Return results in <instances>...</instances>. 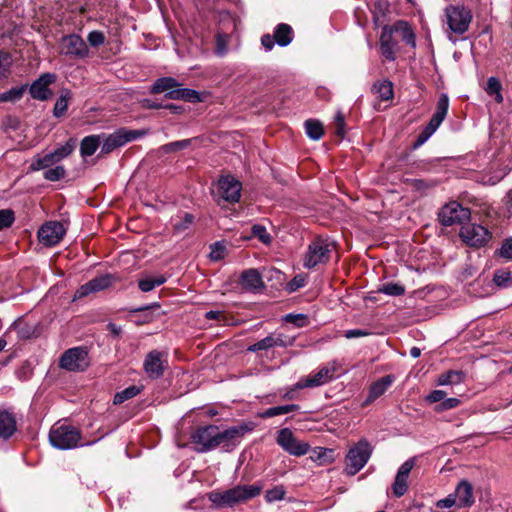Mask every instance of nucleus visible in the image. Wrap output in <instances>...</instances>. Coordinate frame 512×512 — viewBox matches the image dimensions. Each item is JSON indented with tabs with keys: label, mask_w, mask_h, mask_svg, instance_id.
<instances>
[{
	"label": "nucleus",
	"mask_w": 512,
	"mask_h": 512,
	"mask_svg": "<svg viewBox=\"0 0 512 512\" xmlns=\"http://www.w3.org/2000/svg\"><path fill=\"white\" fill-rule=\"evenodd\" d=\"M263 489L261 484L237 485L224 492H213L209 495V499L219 507H232L237 503L245 502L258 496Z\"/></svg>",
	"instance_id": "1"
},
{
	"label": "nucleus",
	"mask_w": 512,
	"mask_h": 512,
	"mask_svg": "<svg viewBox=\"0 0 512 512\" xmlns=\"http://www.w3.org/2000/svg\"><path fill=\"white\" fill-rule=\"evenodd\" d=\"M180 86L181 85L175 78L162 77L154 82L151 88V92H166L165 96L168 99L184 100L192 103L201 101V97L198 91L189 88H181Z\"/></svg>",
	"instance_id": "2"
},
{
	"label": "nucleus",
	"mask_w": 512,
	"mask_h": 512,
	"mask_svg": "<svg viewBox=\"0 0 512 512\" xmlns=\"http://www.w3.org/2000/svg\"><path fill=\"white\" fill-rule=\"evenodd\" d=\"M80 440V431L71 425L55 424L49 432V441L57 449L69 450L76 448Z\"/></svg>",
	"instance_id": "3"
},
{
	"label": "nucleus",
	"mask_w": 512,
	"mask_h": 512,
	"mask_svg": "<svg viewBox=\"0 0 512 512\" xmlns=\"http://www.w3.org/2000/svg\"><path fill=\"white\" fill-rule=\"evenodd\" d=\"M448 109L449 97L446 93H442L438 98L435 113L423 131L417 136V139L413 144L414 148H419L422 146L435 133V131L446 118Z\"/></svg>",
	"instance_id": "4"
},
{
	"label": "nucleus",
	"mask_w": 512,
	"mask_h": 512,
	"mask_svg": "<svg viewBox=\"0 0 512 512\" xmlns=\"http://www.w3.org/2000/svg\"><path fill=\"white\" fill-rule=\"evenodd\" d=\"M372 453V449L368 441L360 440L355 446L350 448L346 455L345 471L348 475H355L368 462Z\"/></svg>",
	"instance_id": "5"
},
{
	"label": "nucleus",
	"mask_w": 512,
	"mask_h": 512,
	"mask_svg": "<svg viewBox=\"0 0 512 512\" xmlns=\"http://www.w3.org/2000/svg\"><path fill=\"white\" fill-rule=\"evenodd\" d=\"M449 29L459 35L464 34L471 23L472 13L464 6L450 5L445 9Z\"/></svg>",
	"instance_id": "6"
},
{
	"label": "nucleus",
	"mask_w": 512,
	"mask_h": 512,
	"mask_svg": "<svg viewBox=\"0 0 512 512\" xmlns=\"http://www.w3.org/2000/svg\"><path fill=\"white\" fill-rule=\"evenodd\" d=\"M340 364L337 360H332L322 366L317 372H313L306 378L301 379L297 383L298 388H314L322 386L335 378Z\"/></svg>",
	"instance_id": "7"
},
{
	"label": "nucleus",
	"mask_w": 512,
	"mask_h": 512,
	"mask_svg": "<svg viewBox=\"0 0 512 512\" xmlns=\"http://www.w3.org/2000/svg\"><path fill=\"white\" fill-rule=\"evenodd\" d=\"M89 365L88 351L84 347L70 348L60 358V367L68 371H84Z\"/></svg>",
	"instance_id": "8"
},
{
	"label": "nucleus",
	"mask_w": 512,
	"mask_h": 512,
	"mask_svg": "<svg viewBox=\"0 0 512 512\" xmlns=\"http://www.w3.org/2000/svg\"><path fill=\"white\" fill-rule=\"evenodd\" d=\"M439 222L444 226L463 224L470 219V210L457 201L444 205L438 213Z\"/></svg>",
	"instance_id": "9"
},
{
	"label": "nucleus",
	"mask_w": 512,
	"mask_h": 512,
	"mask_svg": "<svg viewBox=\"0 0 512 512\" xmlns=\"http://www.w3.org/2000/svg\"><path fill=\"white\" fill-rule=\"evenodd\" d=\"M252 430L253 426L247 423L232 426L225 430H220L217 426V447L222 446L227 451L233 449L240 443L241 438Z\"/></svg>",
	"instance_id": "10"
},
{
	"label": "nucleus",
	"mask_w": 512,
	"mask_h": 512,
	"mask_svg": "<svg viewBox=\"0 0 512 512\" xmlns=\"http://www.w3.org/2000/svg\"><path fill=\"white\" fill-rule=\"evenodd\" d=\"M331 245L328 241L316 239L308 246V250L304 258V267L314 268L319 264L328 262L330 258Z\"/></svg>",
	"instance_id": "11"
},
{
	"label": "nucleus",
	"mask_w": 512,
	"mask_h": 512,
	"mask_svg": "<svg viewBox=\"0 0 512 512\" xmlns=\"http://www.w3.org/2000/svg\"><path fill=\"white\" fill-rule=\"evenodd\" d=\"M145 134V131L142 130H127L124 128L119 129L105 137L101 146V153H111L116 148H119L128 142L138 139Z\"/></svg>",
	"instance_id": "12"
},
{
	"label": "nucleus",
	"mask_w": 512,
	"mask_h": 512,
	"mask_svg": "<svg viewBox=\"0 0 512 512\" xmlns=\"http://www.w3.org/2000/svg\"><path fill=\"white\" fill-rule=\"evenodd\" d=\"M276 442L284 451L297 457L307 454L310 448L307 442L299 441L289 428L278 431Z\"/></svg>",
	"instance_id": "13"
},
{
	"label": "nucleus",
	"mask_w": 512,
	"mask_h": 512,
	"mask_svg": "<svg viewBox=\"0 0 512 512\" xmlns=\"http://www.w3.org/2000/svg\"><path fill=\"white\" fill-rule=\"evenodd\" d=\"M217 426L207 425L197 428L191 435L192 443L197 445V451L204 453L217 448Z\"/></svg>",
	"instance_id": "14"
},
{
	"label": "nucleus",
	"mask_w": 512,
	"mask_h": 512,
	"mask_svg": "<svg viewBox=\"0 0 512 512\" xmlns=\"http://www.w3.org/2000/svg\"><path fill=\"white\" fill-rule=\"evenodd\" d=\"M459 236L471 247H482L490 240L491 233L481 225L468 224L461 227Z\"/></svg>",
	"instance_id": "15"
},
{
	"label": "nucleus",
	"mask_w": 512,
	"mask_h": 512,
	"mask_svg": "<svg viewBox=\"0 0 512 512\" xmlns=\"http://www.w3.org/2000/svg\"><path fill=\"white\" fill-rule=\"evenodd\" d=\"M242 184L232 175L222 176L218 180L219 196L226 202L236 203L241 197Z\"/></svg>",
	"instance_id": "16"
},
{
	"label": "nucleus",
	"mask_w": 512,
	"mask_h": 512,
	"mask_svg": "<svg viewBox=\"0 0 512 512\" xmlns=\"http://www.w3.org/2000/svg\"><path fill=\"white\" fill-rule=\"evenodd\" d=\"M66 233L63 224L58 221H50L41 226L38 231L39 241L48 247L58 244Z\"/></svg>",
	"instance_id": "17"
},
{
	"label": "nucleus",
	"mask_w": 512,
	"mask_h": 512,
	"mask_svg": "<svg viewBox=\"0 0 512 512\" xmlns=\"http://www.w3.org/2000/svg\"><path fill=\"white\" fill-rule=\"evenodd\" d=\"M166 355L158 350L149 352L144 360L143 367L151 379H158L164 374Z\"/></svg>",
	"instance_id": "18"
},
{
	"label": "nucleus",
	"mask_w": 512,
	"mask_h": 512,
	"mask_svg": "<svg viewBox=\"0 0 512 512\" xmlns=\"http://www.w3.org/2000/svg\"><path fill=\"white\" fill-rule=\"evenodd\" d=\"M61 52L68 56L84 58L88 55L89 49L79 35L71 34L62 38Z\"/></svg>",
	"instance_id": "19"
},
{
	"label": "nucleus",
	"mask_w": 512,
	"mask_h": 512,
	"mask_svg": "<svg viewBox=\"0 0 512 512\" xmlns=\"http://www.w3.org/2000/svg\"><path fill=\"white\" fill-rule=\"evenodd\" d=\"M56 81V75L53 73H44L40 75L30 86L29 92L33 99L45 101L52 96L49 86Z\"/></svg>",
	"instance_id": "20"
},
{
	"label": "nucleus",
	"mask_w": 512,
	"mask_h": 512,
	"mask_svg": "<svg viewBox=\"0 0 512 512\" xmlns=\"http://www.w3.org/2000/svg\"><path fill=\"white\" fill-rule=\"evenodd\" d=\"M414 465L415 458H410L407 461H405L398 469L394 483L392 485L393 494L396 497L399 498L407 492L409 474L413 469Z\"/></svg>",
	"instance_id": "21"
},
{
	"label": "nucleus",
	"mask_w": 512,
	"mask_h": 512,
	"mask_svg": "<svg viewBox=\"0 0 512 512\" xmlns=\"http://www.w3.org/2000/svg\"><path fill=\"white\" fill-rule=\"evenodd\" d=\"M112 284V277L110 275H101L88 281L80 286L75 292L74 298L81 299L91 293L102 291Z\"/></svg>",
	"instance_id": "22"
},
{
	"label": "nucleus",
	"mask_w": 512,
	"mask_h": 512,
	"mask_svg": "<svg viewBox=\"0 0 512 512\" xmlns=\"http://www.w3.org/2000/svg\"><path fill=\"white\" fill-rule=\"evenodd\" d=\"M394 27L385 25L380 35V51L383 57L389 61L395 60L394 43H393Z\"/></svg>",
	"instance_id": "23"
},
{
	"label": "nucleus",
	"mask_w": 512,
	"mask_h": 512,
	"mask_svg": "<svg viewBox=\"0 0 512 512\" xmlns=\"http://www.w3.org/2000/svg\"><path fill=\"white\" fill-rule=\"evenodd\" d=\"M394 380L395 378L393 375H386L373 382L369 388V393L365 400V404H370L382 396L392 385Z\"/></svg>",
	"instance_id": "24"
},
{
	"label": "nucleus",
	"mask_w": 512,
	"mask_h": 512,
	"mask_svg": "<svg viewBox=\"0 0 512 512\" xmlns=\"http://www.w3.org/2000/svg\"><path fill=\"white\" fill-rule=\"evenodd\" d=\"M17 430V421L15 415L8 411H0V438L7 440L11 438Z\"/></svg>",
	"instance_id": "25"
},
{
	"label": "nucleus",
	"mask_w": 512,
	"mask_h": 512,
	"mask_svg": "<svg viewBox=\"0 0 512 512\" xmlns=\"http://www.w3.org/2000/svg\"><path fill=\"white\" fill-rule=\"evenodd\" d=\"M455 498L459 507H471L474 502L473 487L467 480H461L455 490Z\"/></svg>",
	"instance_id": "26"
},
{
	"label": "nucleus",
	"mask_w": 512,
	"mask_h": 512,
	"mask_svg": "<svg viewBox=\"0 0 512 512\" xmlns=\"http://www.w3.org/2000/svg\"><path fill=\"white\" fill-rule=\"evenodd\" d=\"M240 285L244 290L255 291L263 286L261 274L256 269H247L240 276Z\"/></svg>",
	"instance_id": "27"
},
{
	"label": "nucleus",
	"mask_w": 512,
	"mask_h": 512,
	"mask_svg": "<svg viewBox=\"0 0 512 512\" xmlns=\"http://www.w3.org/2000/svg\"><path fill=\"white\" fill-rule=\"evenodd\" d=\"M289 344H292V340L289 341ZM288 343L282 338L281 335L274 336L272 334L267 337L261 339L260 341L250 345L247 348L249 352H257L261 350H267L275 346L285 347Z\"/></svg>",
	"instance_id": "28"
},
{
	"label": "nucleus",
	"mask_w": 512,
	"mask_h": 512,
	"mask_svg": "<svg viewBox=\"0 0 512 512\" xmlns=\"http://www.w3.org/2000/svg\"><path fill=\"white\" fill-rule=\"evenodd\" d=\"M275 42L281 46H288L293 40V29L286 23L278 24L274 29Z\"/></svg>",
	"instance_id": "29"
},
{
	"label": "nucleus",
	"mask_w": 512,
	"mask_h": 512,
	"mask_svg": "<svg viewBox=\"0 0 512 512\" xmlns=\"http://www.w3.org/2000/svg\"><path fill=\"white\" fill-rule=\"evenodd\" d=\"M465 375L459 370H450L443 374H440L436 380V384L439 386L445 385H457L464 381Z\"/></svg>",
	"instance_id": "30"
},
{
	"label": "nucleus",
	"mask_w": 512,
	"mask_h": 512,
	"mask_svg": "<svg viewBox=\"0 0 512 512\" xmlns=\"http://www.w3.org/2000/svg\"><path fill=\"white\" fill-rule=\"evenodd\" d=\"M100 144V136L90 135L82 139L80 143V153L82 157L92 156Z\"/></svg>",
	"instance_id": "31"
},
{
	"label": "nucleus",
	"mask_w": 512,
	"mask_h": 512,
	"mask_svg": "<svg viewBox=\"0 0 512 512\" xmlns=\"http://www.w3.org/2000/svg\"><path fill=\"white\" fill-rule=\"evenodd\" d=\"M372 91L378 95L381 100L388 101L394 96L393 84L389 80L377 82L372 86Z\"/></svg>",
	"instance_id": "32"
},
{
	"label": "nucleus",
	"mask_w": 512,
	"mask_h": 512,
	"mask_svg": "<svg viewBox=\"0 0 512 512\" xmlns=\"http://www.w3.org/2000/svg\"><path fill=\"white\" fill-rule=\"evenodd\" d=\"M76 145L77 140L75 138H70L64 145H61L54 149L51 153L56 163H59L60 161L71 155L72 152L75 150Z\"/></svg>",
	"instance_id": "33"
},
{
	"label": "nucleus",
	"mask_w": 512,
	"mask_h": 512,
	"mask_svg": "<svg viewBox=\"0 0 512 512\" xmlns=\"http://www.w3.org/2000/svg\"><path fill=\"white\" fill-rule=\"evenodd\" d=\"M57 164L52 153H47L44 156H36L33 158L29 170L30 171H39L43 169H48L51 166Z\"/></svg>",
	"instance_id": "34"
},
{
	"label": "nucleus",
	"mask_w": 512,
	"mask_h": 512,
	"mask_svg": "<svg viewBox=\"0 0 512 512\" xmlns=\"http://www.w3.org/2000/svg\"><path fill=\"white\" fill-rule=\"evenodd\" d=\"M304 126L307 136L312 140H319L324 134L323 125L318 120H306Z\"/></svg>",
	"instance_id": "35"
},
{
	"label": "nucleus",
	"mask_w": 512,
	"mask_h": 512,
	"mask_svg": "<svg viewBox=\"0 0 512 512\" xmlns=\"http://www.w3.org/2000/svg\"><path fill=\"white\" fill-rule=\"evenodd\" d=\"M142 389H143L142 386H137V385L129 386V387L125 388L124 390L116 393L114 396L113 402H114V404H121L131 398H134L138 394H140Z\"/></svg>",
	"instance_id": "36"
},
{
	"label": "nucleus",
	"mask_w": 512,
	"mask_h": 512,
	"mask_svg": "<svg viewBox=\"0 0 512 512\" xmlns=\"http://www.w3.org/2000/svg\"><path fill=\"white\" fill-rule=\"evenodd\" d=\"M70 97L71 92L69 90L66 89L62 91L53 108V115L55 117H61L66 113Z\"/></svg>",
	"instance_id": "37"
},
{
	"label": "nucleus",
	"mask_w": 512,
	"mask_h": 512,
	"mask_svg": "<svg viewBox=\"0 0 512 512\" xmlns=\"http://www.w3.org/2000/svg\"><path fill=\"white\" fill-rule=\"evenodd\" d=\"M501 89L502 85L496 77H490L487 80V86L485 88V91L487 92V94L494 96V99L497 103H501L503 101Z\"/></svg>",
	"instance_id": "38"
},
{
	"label": "nucleus",
	"mask_w": 512,
	"mask_h": 512,
	"mask_svg": "<svg viewBox=\"0 0 512 512\" xmlns=\"http://www.w3.org/2000/svg\"><path fill=\"white\" fill-rule=\"evenodd\" d=\"M25 91H26L25 85L13 87L6 92L0 93V102L18 101L22 98Z\"/></svg>",
	"instance_id": "39"
},
{
	"label": "nucleus",
	"mask_w": 512,
	"mask_h": 512,
	"mask_svg": "<svg viewBox=\"0 0 512 512\" xmlns=\"http://www.w3.org/2000/svg\"><path fill=\"white\" fill-rule=\"evenodd\" d=\"M166 277L163 275H159L155 278H147L139 281V289L142 292H149L153 290L155 287L160 286L166 282Z\"/></svg>",
	"instance_id": "40"
},
{
	"label": "nucleus",
	"mask_w": 512,
	"mask_h": 512,
	"mask_svg": "<svg viewBox=\"0 0 512 512\" xmlns=\"http://www.w3.org/2000/svg\"><path fill=\"white\" fill-rule=\"evenodd\" d=\"M379 293L389 296H401L405 293V287L399 283H385L378 288Z\"/></svg>",
	"instance_id": "41"
},
{
	"label": "nucleus",
	"mask_w": 512,
	"mask_h": 512,
	"mask_svg": "<svg viewBox=\"0 0 512 512\" xmlns=\"http://www.w3.org/2000/svg\"><path fill=\"white\" fill-rule=\"evenodd\" d=\"M493 281L499 287H502V288L510 287L512 285L511 272L508 270H504V269L497 270L494 273Z\"/></svg>",
	"instance_id": "42"
},
{
	"label": "nucleus",
	"mask_w": 512,
	"mask_h": 512,
	"mask_svg": "<svg viewBox=\"0 0 512 512\" xmlns=\"http://www.w3.org/2000/svg\"><path fill=\"white\" fill-rule=\"evenodd\" d=\"M44 178L51 182H56L63 179L66 176V170L64 166H56L54 168L47 169L44 174Z\"/></svg>",
	"instance_id": "43"
},
{
	"label": "nucleus",
	"mask_w": 512,
	"mask_h": 512,
	"mask_svg": "<svg viewBox=\"0 0 512 512\" xmlns=\"http://www.w3.org/2000/svg\"><path fill=\"white\" fill-rule=\"evenodd\" d=\"M394 27V31H397L398 29H401L403 31V40L411 45L415 46V34L413 31L409 28L407 22L399 21Z\"/></svg>",
	"instance_id": "44"
},
{
	"label": "nucleus",
	"mask_w": 512,
	"mask_h": 512,
	"mask_svg": "<svg viewBox=\"0 0 512 512\" xmlns=\"http://www.w3.org/2000/svg\"><path fill=\"white\" fill-rule=\"evenodd\" d=\"M192 139H183L179 141L170 142L162 146V150L165 153H171L186 149L190 146Z\"/></svg>",
	"instance_id": "45"
},
{
	"label": "nucleus",
	"mask_w": 512,
	"mask_h": 512,
	"mask_svg": "<svg viewBox=\"0 0 512 512\" xmlns=\"http://www.w3.org/2000/svg\"><path fill=\"white\" fill-rule=\"evenodd\" d=\"M285 494V488L282 485H279L267 490L265 494V499L269 503L280 501L284 498Z\"/></svg>",
	"instance_id": "46"
},
{
	"label": "nucleus",
	"mask_w": 512,
	"mask_h": 512,
	"mask_svg": "<svg viewBox=\"0 0 512 512\" xmlns=\"http://www.w3.org/2000/svg\"><path fill=\"white\" fill-rule=\"evenodd\" d=\"M15 221L14 211L11 209L0 210V230H4L12 226Z\"/></svg>",
	"instance_id": "47"
},
{
	"label": "nucleus",
	"mask_w": 512,
	"mask_h": 512,
	"mask_svg": "<svg viewBox=\"0 0 512 512\" xmlns=\"http://www.w3.org/2000/svg\"><path fill=\"white\" fill-rule=\"evenodd\" d=\"M495 254L507 261L512 260V237L505 239Z\"/></svg>",
	"instance_id": "48"
},
{
	"label": "nucleus",
	"mask_w": 512,
	"mask_h": 512,
	"mask_svg": "<svg viewBox=\"0 0 512 512\" xmlns=\"http://www.w3.org/2000/svg\"><path fill=\"white\" fill-rule=\"evenodd\" d=\"M284 321L287 323L294 324L296 327H304L308 324V318L304 314H286L284 316Z\"/></svg>",
	"instance_id": "49"
},
{
	"label": "nucleus",
	"mask_w": 512,
	"mask_h": 512,
	"mask_svg": "<svg viewBox=\"0 0 512 512\" xmlns=\"http://www.w3.org/2000/svg\"><path fill=\"white\" fill-rule=\"evenodd\" d=\"M226 247L220 242H215L211 245L209 257L213 261H219L225 257Z\"/></svg>",
	"instance_id": "50"
},
{
	"label": "nucleus",
	"mask_w": 512,
	"mask_h": 512,
	"mask_svg": "<svg viewBox=\"0 0 512 512\" xmlns=\"http://www.w3.org/2000/svg\"><path fill=\"white\" fill-rule=\"evenodd\" d=\"M307 277L303 274L296 275L291 281H289L286 285V289L289 292H295L296 290L304 287L306 285Z\"/></svg>",
	"instance_id": "51"
},
{
	"label": "nucleus",
	"mask_w": 512,
	"mask_h": 512,
	"mask_svg": "<svg viewBox=\"0 0 512 512\" xmlns=\"http://www.w3.org/2000/svg\"><path fill=\"white\" fill-rule=\"evenodd\" d=\"M252 234L257 237L262 243L268 244L271 241L270 235L264 226L256 224L252 226Z\"/></svg>",
	"instance_id": "52"
},
{
	"label": "nucleus",
	"mask_w": 512,
	"mask_h": 512,
	"mask_svg": "<svg viewBox=\"0 0 512 512\" xmlns=\"http://www.w3.org/2000/svg\"><path fill=\"white\" fill-rule=\"evenodd\" d=\"M459 404H460V400L458 398H446L445 397L444 400L435 407V410L437 412H442V411L456 408Z\"/></svg>",
	"instance_id": "53"
},
{
	"label": "nucleus",
	"mask_w": 512,
	"mask_h": 512,
	"mask_svg": "<svg viewBox=\"0 0 512 512\" xmlns=\"http://www.w3.org/2000/svg\"><path fill=\"white\" fill-rule=\"evenodd\" d=\"M194 221V216L192 214L186 213L183 220L177 222L173 225V229L177 233H181L188 229Z\"/></svg>",
	"instance_id": "54"
},
{
	"label": "nucleus",
	"mask_w": 512,
	"mask_h": 512,
	"mask_svg": "<svg viewBox=\"0 0 512 512\" xmlns=\"http://www.w3.org/2000/svg\"><path fill=\"white\" fill-rule=\"evenodd\" d=\"M12 59L9 53L0 52V77L5 76L11 66Z\"/></svg>",
	"instance_id": "55"
},
{
	"label": "nucleus",
	"mask_w": 512,
	"mask_h": 512,
	"mask_svg": "<svg viewBox=\"0 0 512 512\" xmlns=\"http://www.w3.org/2000/svg\"><path fill=\"white\" fill-rule=\"evenodd\" d=\"M88 42L93 47H98L104 43V34L100 31H92L88 34Z\"/></svg>",
	"instance_id": "56"
},
{
	"label": "nucleus",
	"mask_w": 512,
	"mask_h": 512,
	"mask_svg": "<svg viewBox=\"0 0 512 512\" xmlns=\"http://www.w3.org/2000/svg\"><path fill=\"white\" fill-rule=\"evenodd\" d=\"M335 127L336 134L343 138L345 135V119L341 112H338L335 116Z\"/></svg>",
	"instance_id": "57"
},
{
	"label": "nucleus",
	"mask_w": 512,
	"mask_h": 512,
	"mask_svg": "<svg viewBox=\"0 0 512 512\" xmlns=\"http://www.w3.org/2000/svg\"><path fill=\"white\" fill-rule=\"evenodd\" d=\"M446 397V392L443 390H433L426 396V401L429 403H441Z\"/></svg>",
	"instance_id": "58"
},
{
	"label": "nucleus",
	"mask_w": 512,
	"mask_h": 512,
	"mask_svg": "<svg viewBox=\"0 0 512 512\" xmlns=\"http://www.w3.org/2000/svg\"><path fill=\"white\" fill-rule=\"evenodd\" d=\"M275 415H283L290 412L298 411L300 409L299 405L297 404H287L282 406H275Z\"/></svg>",
	"instance_id": "59"
},
{
	"label": "nucleus",
	"mask_w": 512,
	"mask_h": 512,
	"mask_svg": "<svg viewBox=\"0 0 512 512\" xmlns=\"http://www.w3.org/2000/svg\"><path fill=\"white\" fill-rule=\"evenodd\" d=\"M456 503L454 494H449L446 498L440 499L436 502L438 508H450Z\"/></svg>",
	"instance_id": "60"
},
{
	"label": "nucleus",
	"mask_w": 512,
	"mask_h": 512,
	"mask_svg": "<svg viewBox=\"0 0 512 512\" xmlns=\"http://www.w3.org/2000/svg\"><path fill=\"white\" fill-rule=\"evenodd\" d=\"M315 453H317L316 459L321 461V463H322V462H326L328 460V458H331V456L333 454V450L328 449V448L318 447L317 451H315Z\"/></svg>",
	"instance_id": "61"
},
{
	"label": "nucleus",
	"mask_w": 512,
	"mask_h": 512,
	"mask_svg": "<svg viewBox=\"0 0 512 512\" xmlns=\"http://www.w3.org/2000/svg\"><path fill=\"white\" fill-rule=\"evenodd\" d=\"M227 51V41L225 36L218 35L216 40V52L218 55L222 56Z\"/></svg>",
	"instance_id": "62"
},
{
	"label": "nucleus",
	"mask_w": 512,
	"mask_h": 512,
	"mask_svg": "<svg viewBox=\"0 0 512 512\" xmlns=\"http://www.w3.org/2000/svg\"><path fill=\"white\" fill-rule=\"evenodd\" d=\"M437 185V182L432 180V181H425V180H422V179H417L415 180V188L417 190H426V189H430V188H433Z\"/></svg>",
	"instance_id": "63"
},
{
	"label": "nucleus",
	"mask_w": 512,
	"mask_h": 512,
	"mask_svg": "<svg viewBox=\"0 0 512 512\" xmlns=\"http://www.w3.org/2000/svg\"><path fill=\"white\" fill-rule=\"evenodd\" d=\"M275 43L276 42H275V39H274V35L271 36L270 34H264L261 37V44L264 46V48L267 51L272 50V48L274 47Z\"/></svg>",
	"instance_id": "64"
}]
</instances>
